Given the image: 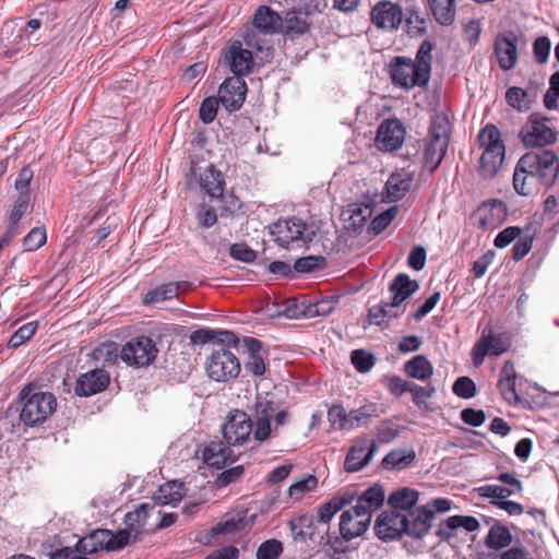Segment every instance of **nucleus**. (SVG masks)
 <instances>
[{
	"instance_id": "nucleus-38",
	"label": "nucleus",
	"mask_w": 559,
	"mask_h": 559,
	"mask_svg": "<svg viewBox=\"0 0 559 559\" xmlns=\"http://www.w3.org/2000/svg\"><path fill=\"white\" fill-rule=\"evenodd\" d=\"M405 374L412 379L426 381L433 373V366L424 355H416L404 364Z\"/></svg>"
},
{
	"instance_id": "nucleus-61",
	"label": "nucleus",
	"mask_w": 559,
	"mask_h": 559,
	"mask_svg": "<svg viewBox=\"0 0 559 559\" xmlns=\"http://www.w3.org/2000/svg\"><path fill=\"white\" fill-rule=\"evenodd\" d=\"M400 433L397 426L390 420L382 421L377 428V438L380 443H389L393 441Z\"/></svg>"
},
{
	"instance_id": "nucleus-39",
	"label": "nucleus",
	"mask_w": 559,
	"mask_h": 559,
	"mask_svg": "<svg viewBox=\"0 0 559 559\" xmlns=\"http://www.w3.org/2000/svg\"><path fill=\"white\" fill-rule=\"evenodd\" d=\"M419 499V492L415 489L403 488L396 491H393L388 499L389 506L393 511L408 512L409 510L415 509L417 501Z\"/></svg>"
},
{
	"instance_id": "nucleus-32",
	"label": "nucleus",
	"mask_w": 559,
	"mask_h": 559,
	"mask_svg": "<svg viewBox=\"0 0 559 559\" xmlns=\"http://www.w3.org/2000/svg\"><path fill=\"white\" fill-rule=\"evenodd\" d=\"M203 461L213 467L221 468L227 463H233L231 451L223 441H211L202 452Z\"/></svg>"
},
{
	"instance_id": "nucleus-56",
	"label": "nucleus",
	"mask_w": 559,
	"mask_h": 559,
	"mask_svg": "<svg viewBox=\"0 0 559 559\" xmlns=\"http://www.w3.org/2000/svg\"><path fill=\"white\" fill-rule=\"evenodd\" d=\"M218 103H219V98H215V97H206L201 106H200V110H199V114H200V119L204 122V123H211L216 115H217V108H218Z\"/></svg>"
},
{
	"instance_id": "nucleus-9",
	"label": "nucleus",
	"mask_w": 559,
	"mask_h": 559,
	"mask_svg": "<svg viewBox=\"0 0 559 559\" xmlns=\"http://www.w3.org/2000/svg\"><path fill=\"white\" fill-rule=\"evenodd\" d=\"M449 119L444 115H437L431 121L424 151L425 163L430 170H435L442 162L449 146Z\"/></svg>"
},
{
	"instance_id": "nucleus-41",
	"label": "nucleus",
	"mask_w": 559,
	"mask_h": 559,
	"mask_svg": "<svg viewBox=\"0 0 559 559\" xmlns=\"http://www.w3.org/2000/svg\"><path fill=\"white\" fill-rule=\"evenodd\" d=\"M416 459L413 449H394L390 451L382 460V466L386 469H404L408 467Z\"/></svg>"
},
{
	"instance_id": "nucleus-62",
	"label": "nucleus",
	"mask_w": 559,
	"mask_h": 559,
	"mask_svg": "<svg viewBox=\"0 0 559 559\" xmlns=\"http://www.w3.org/2000/svg\"><path fill=\"white\" fill-rule=\"evenodd\" d=\"M230 257L246 263H250L255 259V252L246 243H235L229 250Z\"/></svg>"
},
{
	"instance_id": "nucleus-25",
	"label": "nucleus",
	"mask_w": 559,
	"mask_h": 559,
	"mask_svg": "<svg viewBox=\"0 0 559 559\" xmlns=\"http://www.w3.org/2000/svg\"><path fill=\"white\" fill-rule=\"evenodd\" d=\"M225 62L229 66L230 71L240 78L248 74L253 66L252 51L242 47L240 41H233L225 51Z\"/></svg>"
},
{
	"instance_id": "nucleus-31",
	"label": "nucleus",
	"mask_w": 559,
	"mask_h": 559,
	"mask_svg": "<svg viewBox=\"0 0 559 559\" xmlns=\"http://www.w3.org/2000/svg\"><path fill=\"white\" fill-rule=\"evenodd\" d=\"M355 499V495L350 492H345L341 496L333 497L328 502L323 503L318 508V513L316 519L318 522L323 524L324 527H328L330 531V522L334 518V515L341 511L344 507L350 504Z\"/></svg>"
},
{
	"instance_id": "nucleus-8",
	"label": "nucleus",
	"mask_w": 559,
	"mask_h": 559,
	"mask_svg": "<svg viewBox=\"0 0 559 559\" xmlns=\"http://www.w3.org/2000/svg\"><path fill=\"white\" fill-rule=\"evenodd\" d=\"M253 29L249 31L245 36L247 46L255 48L257 51L264 55V59H270L272 52L265 41L257 38L255 31L260 34L272 35L283 29V19L281 15L269 7H260L252 19Z\"/></svg>"
},
{
	"instance_id": "nucleus-6",
	"label": "nucleus",
	"mask_w": 559,
	"mask_h": 559,
	"mask_svg": "<svg viewBox=\"0 0 559 559\" xmlns=\"http://www.w3.org/2000/svg\"><path fill=\"white\" fill-rule=\"evenodd\" d=\"M19 399L22 403L20 419L27 427L43 425L57 407V400L52 393L35 391L32 384L20 392Z\"/></svg>"
},
{
	"instance_id": "nucleus-3",
	"label": "nucleus",
	"mask_w": 559,
	"mask_h": 559,
	"mask_svg": "<svg viewBox=\"0 0 559 559\" xmlns=\"http://www.w3.org/2000/svg\"><path fill=\"white\" fill-rule=\"evenodd\" d=\"M219 344L215 345L212 354L207 357L205 369L207 376L217 382H227L236 378L240 370L241 365L237 355L231 350V346L237 347L239 338L229 331L219 333Z\"/></svg>"
},
{
	"instance_id": "nucleus-4",
	"label": "nucleus",
	"mask_w": 559,
	"mask_h": 559,
	"mask_svg": "<svg viewBox=\"0 0 559 559\" xmlns=\"http://www.w3.org/2000/svg\"><path fill=\"white\" fill-rule=\"evenodd\" d=\"M360 287L350 288L346 290V294L356 293ZM343 294H333L316 304H306L305 301H298L295 298L287 299L284 304L277 305L275 302L267 301L261 309L264 314L269 318L285 317L287 319H300V318H313L316 316H326L332 312Z\"/></svg>"
},
{
	"instance_id": "nucleus-46",
	"label": "nucleus",
	"mask_w": 559,
	"mask_h": 559,
	"mask_svg": "<svg viewBox=\"0 0 559 559\" xmlns=\"http://www.w3.org/2000/svg\"><path fill=\"white\" fill-rule=\"evenodd\" d=\"M328 419L334 429L350 430L348 413L342 405H333L328 411Z\"/></svg>"
},
{
	"instance_id": "nucleus-47",
	"label": "nucleus",
	"mask_w": 559,
	"mask_h": 559,
	"mask_svg": "<svg viewBox=\"0 0 559 559\" xmlns=\"http://www.w3.org/2000/svg\"><path fill=\"white\" fill-rule=\"evenodd\" d=\"M284 548L281 540L271 538L263 542L257 549V559H278Z\"/></svg>"
},
{
	"instance_id": "nucleus-37",
	"label": "nucleus",
	"mask_w": 559,
	"mask_h": 559,
	"mask_svg": "<svg viewBox=\"0 0 559 559\" xmlns=\"http://www.w3.org/2000/svg\"><path fill=\"white\" fill-rule=\"evenodd\" d=\"M185 491L186 489L182 483L176 480L167 481L159 486L153 498L155 502L160 506L176 504L183 498Z\"/></svg>"
},
{
	"instance_id": "nucleus-43",
	"label": "nucleus",
	"mask_w": 559,
	"mask_h": 559,
	"mask_svg": "<svg viewBox=\"0 0 559 559\" xmlns=\"http://www.w3.org/2000/svg\"><path fill=\"white\" fill-rule=\"evenodd\" d=\"M378 405L367 403L348 413L350 430L357 427L367 426L372 418L378 417Z\"/></svg>"
},
{
	"instance_id": "nucleus-40",
	"label": "nucleus",
	"mask_w": 559,
	"mask_h": 559,
	"mask_svg": "<svg viewBox=\"0 0 559 559\" xmlns=\"http://www.w3.org/2000/svg\"><path fill=\"white\" fill-rule=\"evenodd\" d=\"M201 188L212 198L222 195L224 191V179L222 174L214 169L213 166L205 168L200 174Z\"/></svg>"
},
{
	"instance_id": "nucleus-34",
	"label": "nucleus",
	"mask_w": 559,
	"mask_h": 559,
	"mask_svg": "<svg viewBox=\"0 0 559 559\" xmlns=\"http://www.w3.org/2000/svg\"><path fill=\"white\" fill-rule=\"evenodd\" d=\"M516 385V373L514 366L508 361L501 369V378L498 386L503 400L508 403L521 402L520 395L515 389Z\"/></svg>"
},
{
	"instance_id": "nucleus-15",
	"label": "nucleus",
	"mask_w": 559,
	"mask_h": 559,
	"mask_svg": "<svg viewBox=\"0 0 559 559\" xmlns=\"http://www.w3.org/2000/svg\"><path fill=\"white\" fill-rule=\"evenodd\" d=\"M418 289V282H392L389 290L393 294L391 301H382L368 311V319L371 324L380 325L384 318L389 317V308L399 307Z\"/></svg>"
},
{
	"instance_id": "nucleus-1",
	"label": "nucleus",
	"mask_w": 559,
	"mask_h": 559,
	"mask_svg": "<svg viewBox=\"0 0 559 559\" xmlns=\"http://www.w3.org/2000/svg\"><path fill=\"white\" fill-rule=\"evenodd\" d=\"M432 45L424 40L413 60L407 57H395L390 63V75L395 86L411 90L426 87L431 76Z\"/></svg>"
},
{
	"instance_id": "nucleus-7",
	"label": "nucleus",
	"mask_w": 559,
	"mask_h": 559,
	"mask_svg": "<svg viewBox=\"0 0 559 559\" xmlns=\"http://www.w3.org/2000/svg\"><path fill=\"white\" fill-rule=\"evenodd\" d=\"M478 142L484 150L479 158V175L484 179L495 177L504 159V145L500 130L493 124H487L478 134Z\"/></svg>"
},
{
	"instance_id": "nucleus-12",
	"label": "nucleus",
	"mask_w": 559,
	"mask_h": 559,
	"mask_svg": "<svg viewBox=\"0 0 559 559\" xmlns=\"http://www.w3.org/2000/svg\"><path fill=\"white\" fill-rule=\"evenodd\" d=\"M305 223L299 218L281 219L272 227L274 240L285 249L301 248L312 240Z\"/></svg>"
},
{
	"instance_id": "nucleus-45",
	"label": "nucleus",
	"mask_w": 559,
	"mask_h": 559,
	"mask_svg": "<svg viewBox=\"0 0 559 559\" xmlns=\"http://www.w3.org/2000/svg\"><path fill=\"white\" fill-rule=\"evenodd\" d=\"M377 358L366 349H354L350 353V362L360 373L369 372L376 365Z\"/></svg>"
},
{
	"instance_id": "nucleus-36",
	"label": "nucleus",
	"mask_w": 559,
	"mask_h": 559,
	"mask_svg": "<svg viewBox=\"0 0 559 559\" xmlns=\"http://www.w3.org/2000/svg\"><path fill=\"white\" fill-rule=\"evenodd\" d=\"M495 51L498 63L503 70H509L514 67L518 53L515 38L512 35L498 38L495 44Z\"/></svg>"
},
{
	"instance_id": "nucleus-51",
	"label": "nucleus",
	"mask_w": 559,
	"mask_h": 559,
	"mask_svg": "<svg viewBox=\"0 0 559 559\" xmlns=\"http://www.w3.org/2000/svg\"><path fill=\"white\" fill-rule=\"evenodd\" d=\"M318 485V479L313 475H307L299 481H296L288 488V495L295 500H299L306 492L311 491Z\"/></svg>"
},
{
	"instance_id": "nucleus-10",
	"label": "nucleus",
	"mask_w": 559,
	"mask_h": 559,
	"mask_svg": "<svg viewBox=\"0 0 559 559\" xmlns=\"http://www.w3.org/2000/svg\"><path fill=\"white\" fill-rule=\"evenodd\" d=\"M559 174V158L550 150L526 153V178H536L538 182L549 188Z\"/></svg>"
},
{
	"instance_id": "nucleus-5",
	"label": "nucleus",
	"mask_w": 559,
	"mask_h": 559,
	"mask_svg": "<svg viewBox=\"0 0 559 559\" xmlns=\"http://www.w3.org/2000/svg\"><path fill=\"white\" fill-rule=\"evenodd\" d=\"M292 537L297 543L314 546H330L335 552H343L344 540L336 532L330 533L328 527L318 522L313 514H301L288 521Z\"/></svg>"
},
{
	"instance_id": "nucleus-55",
	"label": "nucleus",
	"mask_w": 559,
	"mask_h": 559,
	"mask_svg": "<svg viewBox=\"0 0 559 559\" xmlns=\"http://www.w3.org/2000/svg\"><path fill=\"white\" fill-rule=\"evenodd\" d=\"M325 264V259L320 255H308L298 259L295 262V270L301 273L312 272L317 269L322 267Z\"/></svg>"
},
{
	"instance_id": "nucleus-49",
	"label": "nucleus",
	"mask_w": 559,
	"mask_h": 559,
	"mask_svg": "<svg viewBox=\"0 0 559 559\" xmlns=\"http://www.w3.org/2000/svg\"><path fill=\"white\" fill-rule=\"evenodd\" d=\"M37 328H38L37 321H32V322H28V323L22 325L10 337V340L8 342V346L11 348H17L19 346L24 344L26 341H28L34 335Z\"/></svg>"
},
{
	"instance_id": "nucleus-59",
	"label": "nucleus",
	"mask_w": 559,
	"mask_h": 559,
	"mask_svg": "<svg viewBox=\"0 0 559 559\" xmlns=\"http://www.w3.org/2000/svg\"><path fill=\"white\" fill-rule=\"evenodd\" d=\"M284 28V25H283ZM308 24L301 15L296 12H288L285 17V29L287 33L302 34L307 31Z\"/></svg>"
},
{
	"instance_id": "nucleus-64",
	"label": "nucleus",
	"mask_w": 559,
	"mask_h": 559,
	"mask_svg": "<svg viewBox=\"0 0 559 559\" xmlns=\"http://www.w3.org/2000/svg\"><path fill=\"white\" fill-rule=\"evenodd\" d=\"M222 198V211L228 215H237L242 212V202L233 193L219 195Z\"/></svg>"
},
{
	"instance_id": "nucleus-20",
	"label": "nucleus",
	"mask_w": 559,
	"mask_h": 559,
	"mask_svg": "<svg viewBox=\"0 0 559 559\" xmlns=\"http://www.w3.org/2000/svg\"><path fill=\"white\" fill-rule=\"evenodd\" d=\"M406 522L401 511H383L376 520V535L382 540L399 538L405 534Z\"/></svg>"
},
{
	"instance_id": "nucleus-29",
	"label": "nucleus",
	"mask_w": 559,
	"mask_h": 559,
	"mask_svg": "<svg viewBox=\"0 0 559 559\" xmlns=\"http://www.w3.org/2000/svg\"><path fill=\"white\" fill-rule=\"evenodd\" d=\"M153 509L154 507L148 503H141L133 511L128 512L124 515L123 522L126 524V528L119 530L118 532H127L128 542L131 537H133L134 540H139L141 535L144 533V527L150 516V510Z\"/></svg>"
},
{
	"instance_id": "nucleus-26",
	"label": "nucleus",
	"mask_w": 559,
	"mask_h": 559,
	"mask_svg": "<svg viewBox=\"0 0 559 559\" xmlns=\"http://www.w3.org/2000/svg\"><path fill=\"white\" fill-rule=\"evenodd\" d=\"M508 210L500 200H489L484 202L476 212L478 226L485 230L499 227L507 218Z\"/></svg>"
},
{
	"instance_id": "nucleus-48",
	"label": "nucleus",
	"mask_w": 559,
	"mask_h": 559,
	"mask_svg": "<svg viewBox=\"0 0 559 559\" xmlns=\"http://www.w3.org/2000/svg\"><path fill=\"white\" fill-rule=\"evenodd\" d=\"M373 215V209L368 203H356L350 210V226L358 228L365 225V223Z\"/></svg>"
},
{
	"instance_id": "nucleus-44",
	"label": "nucleus",
	"mask_w": 559,
	"mask_h": 559,
	"mask_svg": "<svg viewBox=\"0 0 559 559\" xmlns=\"http://www.w3.org/2000/svg\"><path fill=\"white\" fill-rule=\"evenodd\" d=\"M512 536L508 527L495 524L490 527L488 535L486 537V545L489 548L500 549L507 547L511 544Z\"/></svg>"
},
{
	"instance_id": "nucleus-52",
	"label": "nucleus",
	"mask_w": 559,
	"mask_h": 559,
	"mask_svg": "<svg viewBox=\"0 0 559 559\" xmlns=\"http://www.w3.org/2000/svg\"><path fill=\"white\" fill-rule=\"evenodd\" d=\"M47 241V234L44 227H34L25 236L23 246L26 251H35L43 247Z\"/></svg>"
},
{
	"instance_id": "nucleus-24",
	"label": "nucleus",
	"mask_w": 559,
	"mask_h": 559,
	"mask_svg": "<svg viewBox=\"0 0 559 559\" xmlns=\"http://www.w3.org/2000/svg\"><path fill=\"white\" fill-rule=\"evenodd\" d=\"M247 86L241 78L226 79L218 90L219 103L229 111L241 107L246 97Z\"/></svg>"
},
{
	"instance_id": "nucleus-53",
	"label": "nucleus",
	"mask_w": 559,
	"mask_h": 559,
	"mask_svg": "<svg viewBox=\"0 0 559 559\" xmlns=\"http://www.w3.org/2000/svg\"><path fill=\"white\" fill-rule=\"evenodd\" d=\"M452 390L462 399H472L476 394V384L468 377H460L453 383Z\"/></svg>"
},
{
	"instance_id": "nucleus-27",
	"label": "nucleus",
	"mask_w": 559,
	"mask_h": 559,
	"mask_svg": "<svg viewBox=\"0 0 559 559\" xmlns=\"http://www.w3.org/2000/svg\"><path fill=\"white\" fill-rule=\"evenodd\" d=\"M110 381L108 372L104 369H93L81 374L74 388L79 396H91L104 391Z\"/></svg>"
},
{
	"instance_id": "nucleus-60",
	"label": "nucleus",
	"mask_w": 559,
	"mask_h": 559,
	"mask_svg": "<svg viewBox=\"0 0 559 559\" xmlns=\"http://www.w3.org/2000/svg\"><path fill=\"white\" fill-rule=\"evenodd\" d=\"M397 212H399V207L396 205H393L390 209H388L385 212L377 215L371 223L372 230L377 234L381 233L393 221V218L396 216Z\"/></svg>"
},
{
	"instance_id": "nucleus-17",
	"label": "nucleus",
	"mask_w": 559,
	"mask_h": 559,
	"mask_svg": "<svg viewBox=\"0 0 559 559\" xmlns=\"http://www.w3.org/2000/svg\"><path fill=\"white\" fill-rule=\"evenodd\" d=\"M277 404L266 399H258L254 403L253 409V439L259 442H264L273 435L271 420L276 413Z\"/></svg>"
},
{
	"instance_id": "nucleus-30",
	"label": "nucleus",
	"mask_w": 559,
	"mask_h": 559,
	"mask_svg": "<svg viewBox=\"0 0 559 559\" xmlns=\"http://www.w3.org/2000/svg\"><path fill=\"white\" fill-rule=\"evenodd\" d=\"M414 181L412 173L401 170L393 173L385 183L384 197L390 202L403 199L411 190Z\"/></svg>"
},
{
	"instance_id": "nucleus-22",
	"label": "nucleus",
	"mask_w": 559,
	"mask_h": 559,
	"mask_svg": "<svg viewBox=\"0 0 559 559\" xmlns=\"http://www.w3.org/2000/svg\"><path fill=\"white\" fill-rule=\"evenodd\" d=\"M403 20L402 9L399 4L391 1L378 2L371 11V22L378 28L384 31H395Z\"/></svg>"
},
{
	"instance_id": "nucleus-57",
	"label": "nucleus",
	"mask_w": 559,
	"mask_h": 559,
	"mask_svg": "<svg viewBox=\"0 0 559 559\" xmlns=\"http://www.w3.org/2000/svg\"><path fill=\"white\" fill-rule=\"evenodd\" d=\"M551 43L547 36L536 38L533 44V53L538 63L544 64L547 62L550 53Z\"/></svg>"
},
{
	"instance_id": "nucleus-19",
	"label": "nucleus",
	"mask_w": 559,
	"mask_h": 559,
	"mask_svg": "<svg viewBox=\"0 0 559 559\" xmlns=\"http://www.w3.org/2000/svg\"><path fill=\"white\" fill-rule=\"evenodd\" d=\"M242 346L246 354L245 371L252 377H263L266 371L267 356L263 343L258 338L246 336L242 338Z\"/></svg>"
},
{
	"instance_id": "nucleus-28",
	"label": "nucleus",
	"mask_w": 559,
	"mask_h": 559,
	"mask_svg": "<svg viewBox=\"0 0 559 559\" xmlns=\"http://www.w3.org/2000/svg\"><path fill=\"white\" fill-rule=\"evenodd\" d=\"M531 129L526 131V148L530 146H546L557 140L556 132L546 123V119H539L537 115L530 116Z\"/></svg>"
},
{
	"instance_id": "nucleus-50",
	"label": "nucleus",
	"mask_w": 559,
	"mask_h": 559,
	"mask_svg": "<svg viewBox=\"0 0 559 559\" xmlns=\"http://www.w3.org/2000/svg\"><path fill=\"white\" fill-rule=\"evenodd\" d=\"M475 490L480 497L491 498L492 500H504L514 493V489L501 485H484Z\"/></svg>"
},
{
	"instance_id": "nucleus-11",
	"label": "nucleus",
	"mask_w": 559,
	"mask_h": 559,
	"mask_svg": "<svg viewBox=\"0 0 559 559\" xmlns=\"http://www.w3.org/2000/svg\"><path fill=\"white\" fill-rule=\"evenodd\" d=\"M128 545V533L117 532L116 534L109 530H94L82 537L75 545L76 551L80 554H95L99 550H119Z\"/></svg>"
},
{
	"instance_id": "nucleus-58",
	"label": "nucleus",
	"mask_w": 559,
	"mask_h": 559,
	"mask_svg": "<svg viewBox=\"0 0 559 559\" xmlns=\"http://www.w3.org/2000/svg\"><path fill=\"white\" fill-rule=\"evenodd\" d=\"M522 234V229L518 226H509L501 230L495 238L493 245L497 248H506L512 243Z\"/></svg>"
},
{
	"instance_id": "nucleus-63",
	"label": "nucleus",
	"mask_w": 559,
	"mask_h": 559,
	"mask_svg": "<svg viewBox=\"0 0 559 559\" xmlns=\"http://www.w3.org/2000/svg\"><path fill=\"white\" fill-rule=\"evenodd\" d=\"M413 382L406 381L399 376H392L388 380V390L395 397L402 396L404 393L412 390Z\"/></svg>"
},
{
	"instance_id": "nucleus-14",
	"label": "nucleus",
	"mask_w": 559,
	"mask_h": 559,
	"mask_svg": "<svg viewBox=\"0 0 559 559\" xmlns=\"http://www.w3.org/2000/svg\"><path fill=\"white\" fill-rule=\"evenodd\" d=\"M158 349L148 336H138L127 342L121 349L120 358L128 366L147 367L156 359Z\"/></svg>"
},
{
	"instance_id": "nucleus-23",
	"label": "nucleus",
	"mask_w": 559,
	"mask_h": 559,
	"mask_svg": "<svg viewBox=\"0 0 559 559\" xmlns=\"http://www.w3.org/2000/svg\"><path fill=\"white\" fill-rule=\"evenodd\" d=\"M405 139V129L397 119L382 122L378 129L377 146L379 150L392 152L400 148Z\"/></svg>"
},
{
	"instance_id": "nucleus-54",
	"label": "nucleus",
	"mask_w": 559,
	"mask_h": 559,
	"mask_svg": "<svg viewBox=\"0 0 559 559\" xmlns=\"http://www.w3.org/2000/svg\"><path fill=\"white\" fill-rule=\"evenodd\" d=\"M530 391H526V407L542 408L547 404V392L540 389L536 383L530 385Z\"/></svg>"
},
{
	"instance_id": "nucleus-2",
	"label": "nucleus",
	"mask_w": 559,
	"mask_h": 559,
	"mask_svg": "<svg viewBox=\"0 0 559 559\" xmlns=\"http://www.w3.org/2000/svg\"><path fill=\"white\" fill-rule=\"evenodd\" d=\"M384 499V490L380 485L365 490L358 497L357 503L341 515V539L348 542L364 534L370 525L372 513L382 507Z\"/></svg>"
},
{
	"instance_id": "nucleus-18",
	"label": "nucleus",
	"mask_w": 559,
	"mask_h": 559,
	"mask_svg": "<svg viewBox=\"0 0 559 559\" xmlns=\"http://www.w3.org/2000/svg\"><path fill=\"white\" fill-rule=\"evenodd\" d=\"M377 451L374 440L366 437H359L354 440L344 462V468L348 473H355L369 464Z\"/></svg>"
},
{
	"instance_id": "nucleus-42",
	"label": "nucleus",
	"mask_w": 559,
	"mask_h": 559,
	"mask_svg": "<svg viewBox=\"0 0 559 559\" xmlns=\"http://www.w3.org/2000/svg\"><path fill=\"white\" fill-rule=\"evenodd\" d=\"M436 21L441 25H451L455 20V0H427Z\"/></svg>"
},
{
	"instance_id": "nucleus-35",
	"label": "nucleus",
	"mask_w": 559,
	"mask_h": 559,
	"mask_svg": "<svg viewBox=\"0 0 559 559\" xmlns=\"http://www.w3.org/2000/svg\"><path fill=\"white\" fill-rule=\"evenodd\" d=\"M193 282H168L162 284L154 290L148 292L144 297V304L151 305L175 297L179 290L192 288Z\"/></svg>"
},
{
	"instance_id": "nucleus-21",
	"label": "nucleus",
	"mask_w": 559,
	"mask_h": 559,
	"mask_svg": "<svg viewBox=\"0 0 559 559\" xmlns=\"http://www.w3.org/2000/svg\"><path fill=\"white\" fill-rule=\"evenodd\" d=\"M403 516L407 520L405 534L419 539L429 533L435 520V512L428 506H424L404 512Z\"/></svg>"
},
{
	"instance_id": "nucleus-16",
	"label": "nucleus",
	"mask_w": 559,
	"mask_h": 559,
	"mask_svg": "<svg viewBox=\"0 0 559 559\" xmlns=\"http://www.w3.org/2000/svg\"><path fill=\"white\" fill-rule=\"evenodd\" d=\"M252 418L245 412L235 409L227 416L222 427L224 440L227 445H242L253 435Z\"/></svg>"
},
{
	"instance_id": "nucleus-13",
	"label": "nucleus",
	"mask_w": 559,
	"mask_h": 559,
	"mask_svg": "<svg viewBox=\"0 0 559 559\" xmlns=\"http://www.w3.org/2000/svg\"><path fill=\"white\" fill-rule=\"evenodd\" d=\"M509 347L510 342L506 333L496 334L490 325H486L472 349L473 365L479 367L484 364L486 356H500Z\"/></svg>"
},
{
	"instance_id": "nucleus-33",
	"label": "nucleus",
	"mask_w": 559,
	"mask_h": 559,
	"mask_svg": "<svg viewBox=\"0 0 559 559\" xmlns=\"http://www.w3.org/2000/svg\"><path fill=\"white\" fill-rule=\"evenodd\" d=\"M29 205V199L27 195H20L19 199L14 202L10 214L7 218V230L2 235L8 240H12L14 237L21 234L20 221L22 216L26 213Z\"/></svg>"
}]
</instances>
